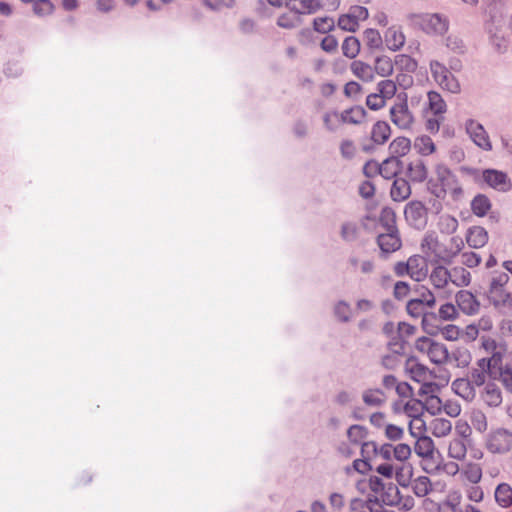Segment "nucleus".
<instances>
[{
	"label": "nucleus",
	"instance_id": "nucleus-1",
	"mask_svg": "<svg viewBox=\"0 0 512 512\" xmlns=\"http://www.w3.org/2000/svg\"><path fill=\"white\" fill-rule=\"evenodd\" d=\"M435 180L428 182L429 191L438 199H444L450 194L453 200H459L463 196V188L456 175L444 164L435 167Z\"/></svg>",
	"mask_w": 512,
	"mask_h": 512
},
{
	"label": "nucleus",
	"instance_id": "nucleus-2",
	"mask_svg": "<svg viewBox=\"0 0 512 512\" xmlns=\"http://www.w3.org/2000/svg\"><path fill=\"white\" fill-rule=\"evenodd\" d=\"M395 214L390 209H384L381 214V222L386 227V232L377 238V243L384 253H392L401 247V240L398 230L395 227Z\"/></svg>",
	"mask_w": 512,
	"mask_h": 512
},
{
	"label": "nucleus",
	"instance_id": "nucleus-3",
	"mask_svg": "<svg viewBox=\"0 0 512 512\" xmlns=\"http://www.w3.org/2000/svg\"><path fill=\"white\" fill-rule=\"evenodd\" d=\"M409 27L422 32H446L449 22L440 14H412L409 16Z\"/></svg>",
	"mask_w": 512,
	"mask_h": 512
},
{
	"label": "nucleus",
	"instance_id": "nucleus-4",
	"mask_svg": "<svg viewBox=\"0 0 512 512\" xmlns=\"http://www.w3.org/2000/svg\"><path fill=\"white\" fill-rule=\"evenodd\" d=\"M430 71L433 79L442 88L450 93L458 94L461 86L458 79L448 70V68L439 61L430 62Z\"/></svg>",
	"mask_w": 512,
	"mask_h": 512
},
{
	"label": "nucleus",
	"instance_id": "nucleus-5",
	"mask_svg": "<svg viewBox=\"0 0 512 512\" xmlns=\"http://www.w3.org/2000/svg\"><path fill=\"white\" fill-rule=\"evenodd\" d=\"M486 448L493 454H506L512 450V432L505 428L492 430L486 438Z\"/></svg>",
	"mask_w": 512,
	"mask_h": 512
},
{
	"label": "nucleus",
	"instance_id": "nucleus-6",
	"mask_svg": "<svg viewBox=\"0 0 512 512\" xmlns=\"http://www.w3.org/2000/svg\"><path fill=\"white\" fill-rule=\"evenodd\" d=\"M404 216L409 225L415 229L422 230L427 225V208L419 200H412L406 204Z\"/></svg>",
	"mask_w": 512,
	"mask_h": 512
},
{
	"label": "nucleus",
	"instance_id": "nucleus-7",
	"mask_svg": "<svg viewBox=\"0 0 512 512\" xmlns=\"http://www.w3.org/2000/svg\"><path fill=\"white\" fill-rule=\"evenodd\" d=\"M465 130L471 141L485 152L492 151L493 146L484 126L475 119L465 121Z\"/></svg>",
	"mask_w": 512,
	"mask_h": 512
},
{
	"label": "nucleus",
	"instance_id": "nucleus-8",
	"mask_svg": "<svg viewBox=\"0 0 512 512\" xmlns=\"http://www.w3.org/2000/svg\"><path fill=\"white\" fill-rule=\"evenodd\" d=\"M500 362V357L492 356L491 358H481L477 361L476 367H473L468 380L474 386H482L485 384L486 378H492L494 366Z\"/></svg>",
	"mask_w": 512,
	"mask_h": 512
},
{
	"label": "nucleus",
	"instance_id": "nucleus-9",
	"mask_svg": "<svg viewBox=\"0 0 512 512\" xmlns=\"http://www.w3.org/2000/svg\"><path fill=\"white\" fill-rule=\"evenodd\" d=\"M420 351L426 352L427 356L434 364H443L447 362L449 353L443 343L435 342L429 338H422L417 343Z\"/></svg>",
	"mask_w": 512,
	"mask_h": 512
},
{
	"label": "nucleus",
	"instance_id": "nucleus-10",
	"mask_svg": "<svg viewBox=\"0 0 512 512\" xmlns=\"http://www.w3.org/2000/svg\"><path fill=\"white\" fill-rule=\"evenodd\" d=\"M481 183H485L487 186L500 192H506L511 188L508 175L496 169L482 170Z\"/></svg>",
	"mask_w": 512,
	"mask_h": 512
},
{
	"label": "nucleus",
	"instance_id": "nucleus-11",
	"mask_svg": "<svg viewBox=\"0 0 512 512\" xmlns=\"http://www.w3.org/2000/svg\"><path fill=\"white\" fill-rule=\"evenodd\" d=\"M390 119L400 129H410L414 118L406 100L395 103L390 108Z\"/></svg>",
	"mask_w": 512,
	"mask_h": 512
},
{
	"label": "nucleus",
	"instance_id": "nucleus-12",
	"mask_svg": "<svg viewBox=\"0 0 512 512\" xmlns=\"http://www.w3.org/2000/svg\"><path fill=\"white\" fill-rule=\"evenodd\" d=\"M407 261L409 264V276L417 282L424 280L428 274L426 259L420 255H413Z\"/></svg>",
	"mask_w": 512,
	"mask_h": 512
},
{
	"label": "nucleus",
	"instance_id": "nucleus-13",
	"mask_svg": "<svg viewBox=\"0 0 512 512\" xmlns=\"http://www.w3.org/2000/svg\"><path fill=\"white\" fill-rule=\"evenodd\" d=\"M487 296L495 307L512 309V293L505 288H489Z\"/></svg>",
	"mask_w": 512,
	"mask_h": 512
},
{
	"label": "nucleus",
	"instance_id": "nucleus-14",
	"mask_svg": "<svg viewBox=\"0 0 512 512\" xmlns=\"http://www.w3.org/2000/svg\"><path fill=\"white\" fill-rule=\"evenodd\" d=\"M465 239L469 247L479 249L487 244L489 236L485 228L472 226L467 230Z\"/></svg>",
	"mask_w": 512,
	"mask_h": 512
},
{
	"label": "nucleus",
	"instance_id": "nucleus-15",
	"mask_svg": "<svg viewBox=\"0 0 512 512\" xmlns=\"http://www.w3.org/2000/svg\"><path fill=\"white\" fill-rule=\"evenodd\" d=\"M406 176L410 181L422 183L427 179L428 169L422 159H415L408 163Z\"/></svg>",
	"mask_w": 512,
	"mask_h": 512
},
{
	"label": "nucleus",
	"instance_id": "nucleus-16",
	"mask_svg": "<svg viewBox=\"0 0 512 512\" xmlns=\"http://www.w3.org/2000/svg\"><path fill=\"white\" fill-rule=\"evenodd\" d=\"M403 163L397 156H390L379 164V174L385 179L396 177L402 170Z\"/></svg>",
	"mask_w": 512,
	"mask_h": 512
},
{
	"label": "nucleus",
	"instance_id": "nucleus-17",
	"mask_svg": "<svg viewBox=\"0 0 512 512\" xmlns=\"http://www.w3.org/2000/svg\"><path fill=\"white\" fill-rule=\"evenodd\" d=\"M456 302L458 307L466 314H474L479 310V303L469 291H459L456 294Z\"/></svg>",
	"mask_w": 512,
	"mask_h": 512
},
{
	"label": "nucleus",
	"instance_id": "nucleus-18",
	"mask_svg": "<svg viewBox=\"0 0 512 512\" xmlns=\"http://www.w3.org/2000/svg\"><path fill=\"white\" fill-rule=\"evenodd\" d=\"M411 186L405 178H396L392 184L390 195L394 201L402 202L411 195Z\"/></svg>",
	"mask_w": 512,
	"mask_h": 512
},
{
	"label": "nucleus",
	"instance_id": "nucleus-19",
	"mask_svg": "<svg viewBox=\"0 0 512 512\" xmlns=\"http://www.w3.org/2000/svg\"><path fill=\"white\" fill-rule=\"evenodd\" d=\"M453 391L466 401H472L476 396L474 385L466 378H458L452 382Z\"/></svg>",
	"mask_w": 512,
	"mask_h": 512
},
{
	"label": "nucleus",
	"instance_id": "nucleus-20",
	"mask_svg": "<svg viewBox=\"0 0 512 512\" xmlns=\"http://www.w3.org/2000/svg\"><path fill=\"white\" fill-rule=\"evenodd\" d=\"M386 398L384 391L380 388H369L362 393L364 404L373 408L383 406L386 402Z\"/></svg>",
	"mask_w": 512,
	"mask_h": 512
},
{
	"label": "nucleus",
	"instance_id": "nucleus-21",
	"mask_svg": "<svg viewBox=\"0 0 512 512\" xmlns=\"http://www.w3.org/2000/svg\"><path fill=\"white\" fill-rule=\"evenodd\" d=\"M451 274L448 273V269L442 265H438L433 268L430 274V282L434 286L435 289H445L450 283Z\"/></svg>",
	"mask_w": 512,
	"mask_h": 512
},
{
	"label": "nucleus",
	"instance_id": "nucleus-22",
	"mask_svg": "<svg viewBox=\"0 0 512 512\" xmlns=\"http://www.w3.org/2000/svg\"><path fill=\"white\" fill-rule=\"evenodd\" d=\"M482 399L489 407H498L502 403V394L494 383H487L482 393Z\"/></svg>",
	"mask_w": 512,
	"mask_h": 512
},
{
	"label": "nucleus",
	"instance_id": "nucleus-23",
	"mask_svg": "<svg viewBox=\"0 0 512 512\" xmlns=\"http://www.w3.org/2000/svg\"><path fill=\"white\" fill-rule=\"evenodd\" d=\"M391 135V129L387 122L377 121L371 131V139L377 145L384 144Z\"/></svg>",
	"mask_w": 512,
	"mask_h": 512
},
{
	"label": "nucleus",
	"instance_id": "nucleus-24",
	"mask_svg": "<svg viewBox=\"0 0 512 512\" xmlns=\"http://www.w3.org/2000/svg\"><path fill=\"white\" fill-rule=\"evenodd\" d=\"M448 273L451 274L449 279L450 283L454 284L456 287L468 286L471 282L470 272L462 266L448 269Z\"/></svg>",
	"mask_w": 512,
	"mask_h": 512
},
{
	"label": "nucleus",
	"instance_id": "nucleus-25",
	"mask_svg": "<svg viewBox=\"0 0 512 512\" xmlns=\"http://www.w3.org/2000/svg\"><path fill=\"white\" fill-rule=\"evenodd\" d=\"M401 356V348L383 354L379 360L380 366L385 370L395 371L401 364Z\"/></svg>",
	"mask_w": 512,
	"mask_h": 512
},
{
	"label": "nucleus",
	"instance_id": "nucleus-26",
	"mask_svg": "<svg viewBox=\"0 0 512 512\" xmlns=\"http://www.w3.org/2000/svg\"><path fill=\"white\" fill-rule=\"evenodd\" d=\"M492 379H499L503 386L512 393V369L502 367L501 361L494 366Z\"/></svg>",
	"mask_w": 512,
	"mask_h": 512
},
{
	"label": "nucleus",
	"instance_id": "nucleus-27",
	"mask_svg": "<svg viewBox=\"0 0 512 512\" xmlns=\"http://www.w3.org/2000/svg\"><path fill=\"white\" fill-rule=\"evenodd\" d=\"M405 368L411 379L417 382L423 381L427 375V368L414 358L407 359Z\"/></svg>",
	"mask_w": 512,
	"mask_h": 512
},
{
	"label": "nucleus",
	"instance_id": "nucleus-28",
	"mask_svg": "<svg viewBox=\"0 0 512 512\" xmlns=\"http://www.w3.org/2000/svg\"><path fill=\"white\" fill-rule=\"evenodd\" d=\"M415 453L422 458H431L434 452V443L430 437L423 436L416 440Z\"/></svg>",
	"mask_w": 512,
	"mask_h": 512
},
{
	"label": "nucleus",
	"instance_id": "nucleus-29",
	"mask_svg": "<svg viewBox=\"0 0 512 512\" xmlns=\"http://www.w3.org/2000/svg\"><path fill=\"white\" fill-rule=\"evenodd\" d=\"M351 71L353 74L365 82H370L374 78L373 68L361 61H354L351 64Z\"/></svg>",
	"mask_w": 512,
	"mask_h": 512
},
{
	"label": "nucleus",
	"instance_id": "nucleus-30",
	"mask_svg": "<svg viewBox=\"0 0 512 512\" xmlns=\"http://www.w3.org/2000/svg\"><path fill=\"white\" fill-rule=\"evenodd\" d=\"M340 114L342 123L359 124L364 119L366 112L363 107L355 106L342 111Z\"/></svg>",
	"mask_w": 512,
	"mask_h": 512
},
{
	"label": "nucleus",
	"instance_id": "nucleus-31",
	"mask_svg": "<svg viewBox=\"0 0 512 512\" xmlns=\"http://www.w3.org/2000/svg\"><path fill=\"white\" fill-rule=\"evenodd\" d=\"M495 500L503 508L512 504V488L507 483L499 484L495 490Z\"/></svg>",
	"mask_w": 512,
	"mask_h": 512
},
{
	"label": "nucleus",
	"instance_id": "nucleus-32",
	"mask_svg": "<svg viewBox=\"0 0 512 512\" xmlns=\"http://www.w3.org/2000/svg\"><path fill=\"white\" fill-rule=\"evenodd\" d=\"M491 208L489 198L483 194L475 196L471 202L472 212L479 217H483Z\"/></svg>",
	"mask_w": 512,
	"mask_h": 512
},
{
	"label": "nucleus",
	"instance_id": "nucleus-33",
	"mask_svg": "<svg viewBox=\"0 0 512 512\" xmlns=\"http://www.w3.org/2000/svg\"><path fill=\"white\" fill-rule=\"evenodd\" d=\"M411 147V142L406 137H397L394 139L390 145L389 150L391 153V156H397L398 158L400 156L406 155Z\"/></svg>",
	"mask_w": 512,
	"mask_h": 512
},
{
	"label": "nucleus",
	"instance_id": "nucleus-34",
	"mask_svg": "<svg viewBox=\"0 0 512 512\" xmlns=\"http://www.w3.org/2000/svg\"><path fill=\"white\" fill-rule=\"evenodd\" d=\"M412 491L418 497H425L432 490L431 481L427 476H420L410 482Z\"/></svg>",
	"mask_w": 512,
	"mask_h": 512
},
{
	"label": "nucleus",
	"instance_id": "nucleus-35",
	"mask_svg": "<svg viewBox=\"0 0 512 512\" xmlns=\"http://www.w3.org/2000/svg\"><path fill=\"white\" fill-rule=\"evenodd\" d=\"M448 454L453 459L463 460L467 454V448L464 440L461 438L451 440L448 447Z\"/></svg>",
	"mask_w": 512,
	"mask_h": 512
},
{
	"label": "nucleus",
	"instance_id": "nucleus-36",
	"mask_svg": "<svg viewBox=\"0 0 512 512\" xmlns=\"http://www.w3.org/2000/svg\"><path fill=\"white\" fill-rule=\"evenodd\" d=\"M427 96L429 108L435 116L441 115L446 111V103L438 92L430 91Z\"/></svg>",
	"mask_w": 512,
	"mask_h": 512
},
{
	"label": "nucleus",
	"instance_id": "nucleus-37",
	"mask_svg": "<svg viewBox=\"0 0 512 512\" xmlns=\"http://www.w3.org/2000/svg\"><path fill=\"white\" fill-rule=\"evenodd\" d=\"M373 70L382 77L389 76L393 73V63L387 56L377 57Z\"/></svg>",
	"mask_w": 512,
	"mask_h": 512
},
{
	"label": "nucleus",
	"instance_id": "nucleus-38",
	"mask_svg": "<svg viewBox=\"0 0 512 512\" xmlns=\"http://www.w3.org/2000/svg\"><path fill=\"white\" fill-rule=\"evenodd\" d=\"M438 227L441 233L453 234L458 228V220L449 214H444L439 218Z\"/></svg>",
	"mask_w": 512,
	"mask_h": 512
},
{
	"label": "nucleus",
	"instance_id": "nucleus-39",
	"mask_svg": "<svg viewBox=\"0 0 512 512\" xmlns=\"http://www.w3.org/2000/svg\"><path fill=\"white\" fill-rule=\"evenodd\" d=\"M318 0H293L292 8L300 14L313 13L320 8Z\"/></svg>",
	"mask_w": 512,
	"mask_h": 512
},
{
	"label": "nucleus",
	"instance_id": "nucleus-40",
	"mask_svg": "<svg viewBox=\"0 0 512 512\" xmlns=\"http://www.w3.org/2000/svg\"><path fill=\"white\" fill-rule=\"evenodd\" d=\"M323 124L328 132H336L340 124H342L341 114L337 111L324 113Z\"/></svg>",
	"mask_w": 512,
	"mask_h": 512
},
{
	"label": "nucleus",
	"instance_id": "nucleus-41",
	"mask_svg": "<svg viewBox=\"0 0 512 512\" xmlns=\"http://www.w3.org/2000/svg\"><path fill=\"white\" fill-rule=\"evenodd\" d=\"M415 149L421 155H430L435 151V144L429 136L418 137L414 144Z\"/></svg>",
	"mask_w": 512,
	"mask_h": 512
},
{
	"label": "nucleus",
	"instance_id": "nucleus-42",
	"mask_svg": "<svg viewBox=\"0 0 512 512\" xmlns=\"http://www.w3.org/2000/svg\"><path fill=\"white\" fill-rule=\"evenodd\" d=\"M334 315L339 321L343 323L349 322L351 319L350 304L344 300L338 301L334 305Z\"/></svg>",
	"mask_w": 512,
	"mask_h": 512
},
{
	"label": "nucleus",
	"instance_id": "nucleus-43",
	"mask_svg": "<svg viewBox=\"0 0 512 512\" xmlns=\"http://www.w3.org/2000/svg\"><path fill=\"white\" fill-rule=\"evenodd\" d=\"M359 228L356 223L345 222L341 225L340 235L346 242H354L357 240Z\"/></svg>",
	"mask_w": 512,
	"mask_h": 512
},
{
	"label": "nucleus",
	"instance_id": "nucleus-44",
	"mask_svg": "<svg viewBox=\"0 0 512 512\" xmlns=\"http://www.w3.org/2000/svg\"><path fill=\"white\" fill-rule=\"evenodd\" d=\"M446 46L453 52L462 54L466 50V45L460 34H449L445 39Z\"/></svg>",
	"mask_w": 512,
	"mask_h": 512
},
{
	"label": "nucleus",
	"instance_id": "nucleus-45",
	"mask_svg": "<svg viewBox=\"0 0 512 512\" xmlns=\"http://www.w3.org/2000/svg\"><path fill=\"white\" fill-rule=\"evenodd\" d=\"M377 90L384 99H391L397 91L396 82L390 79L382 80L377 84Z\"/></svg>",
	"mask_w": 512,
	"mask_h": 512
},
{
	"label": "nucleus",
	"instance_id": "nucleus-46",
	"mask_svg": "<svg viewBox=\"0 0 512 512\" xmlns=\"http://www.w3.org/2000/svg\"><path fill=\"white\" fill-rule=\"evenodd\" d=\"M360 43L354 36L347 37L342 45L343 54L349 58H354L359 52Z\"/></svg>",
	"mask_w": 512,
	"mask_h": 512
},
{
	"label": "nucleus",
	"instance_id": "nucleus-47",
	"mask_svg": "<svg viewBox=\"0 0 512 512\" xmlns=\"http://www.w3.org/2000/svg\"><path fill=\"white\" fill-rule=\"evenodd\" d=\"M433 434L436 437H444L452 430V424L447 419H435L432 422Z\"/></svg>",
	"mask_w": 512,
	"mask_h": 512
},
{
	"label": "nucleus",
	"instance_id": "nucleus-48",
	"mask_svg": "<svg viewBox=\"0 0 512 512\" xmlns=\"http://www.w3.org/2000/svg\"><path fill=\"white\" fill-rule=\"evenodd\" d=\"M367 436V430L361 425H352L347 430V437L350 442L358 444Z\"/></svg>",
	"mask_w": 512,
	"mask_h": 512
},
{
	"label": "nucleus",
	"instance_id": "nucleus-49",
	"mask_svg": "<svg viewBox=\"0 0 512 512\" xmlns=\"http://www.w3.org/2000/svg\"><path fill=\"white\" fill-rule=\"evenodd\" d=\"M313 24L315 32H332L335 27L334 19L328 16L315 18Z\"/></svg>",
	"mask_w": 512,
	"mask_h": 512
},
{
	"label": "nucleus",
	"instance_id": "nucleus-50",
	"mask_svg": "<svg viewBox=\"0 0 512 512\" xmlns=\"http://www.w3.org/2000/svg\"><path fill=\"white\" fill-rule=\"evenodd\" d=\"M424 405L420 400L417 399H410L405 405H404V412L409 416L413 418H418L423 414Z\"/></svg>",
	"mask_w": 512,
	"mask_h": 512
},
{
	"label": "nucleus",
	"instance_id": "nucleus-51",
	"mask_svg": "<svg viewBox=\"0 0 512 512\" xmlns=\"http://www.w3.org/2000/svg\"><path fill=\"white\" fill-rule=\"evenodd\" d=\"M33 11L40 17L48 16L53 13L54 5L50 0H36L33 4Z\"/></svg>",
	"mask_w": 512,
	"mask_h": 512
},
{
	"label": "nucleus",
	"instance_id": "nucleus-52",
	"mask_svg": "<svg viewBox=\"0 0 512 512\" xmlns=\"http://www.w3.org/2000/svg\"><path fill=\"white\" fill-rule=\"evenodd\" d=\"M384 41L389 50L397 51L405 43V34H385Z\"/></svg>",
	"mask_w": 512,
	"mask_h": 512
},
{
	"label": "nucleus",
	"instance_id": "nucleus-53",
	"mask_svg": "<svg viewBox=\"0 0 512 512\" xmlns=\"http://www.w3.org/2000/svg\"><path fill=\"white\" fill-rule=\"evenodd\" d=\"M471 424H472V427L480 433L485 432L488 427L487 418H486L485 414L481 411H474L472 413Z\"/></svg>",
	"mask_w": 512,
	"mask_h": 512
},
{
	"label": "nucleus",
	"instance_id": "nucleus-54",
	"mask_svg": "<svg viewBox=\"0 0 512 512\" xmlns=\"http://www.w3.org/2000/svg\"><path fill=\"white\" fill-rule=\"evenodd\" d=\"M338 27L345 32H356L358 28L356 20L352 17L350 11L339 17Z\"/></svg>",
	"mask_w": 512,
	"mask_h": 512
},
{
	"label": "nucleus",
	"instance_id": "nucleus-55",
	"mask_svg": "<svg viewBox=\"0 0 512 512\" xmlns=\"http://www.w3.org/2000/svg\"><path fill=\"white\" fill-rule=\"evenodd\" d=\"M493 49L498 53H503L509 46V41L504 34H492L489 39Z\"/></svg>",
	"mask_w": 512,
	"mask_h": 512
},
{
	"label": "nucleus",
	"instance_id": "nucleus-56",
	"mask_svg": "<svg viewBox=\"0 0 512 512\" xmlns=\"http://www.w3.org/2000/svg\"><path fill=\"white\" fill-rule=\"evenodd\" d=\"M486 13L496 20L501 17L503 13V1L502 0H488L486 3Z\"/></svg>",
	"mask_w": 512,
	"mask_h": 512
},
{
	"label": "nucleus",
	"instance_id": "nucleus-57",
	"mask_svg": "<svg viewBox=\"0 0 512 512\" xmlns=\"http://www.w3.org/2000/svg\"><path fill=\"white\" fill-rule=\"evenodd\" d=\"M412 477V467L410 465L403 466L396 472V480L402 487L410 485Z\"/></svg>",
	"mask_w": 512,
	"mask_h": 512
},
{
	"label": "nucleus",
	"instance_id": "nucleus-58",
	"mask_svg": "<svg viewBox=\"0 0 512 512\" xmlns=\"http://www.w3.org/2000/svg\"><path fill=\"white\" fill-rule=\"evenodd\" d=\"M411 453V447L406 443H399L397 445H394V459L398 461H405L409 459Z\"/></svg>",
	"mask_w": 512,
	"mask_h": 512
},
{
	"label": "nucleus",
	"instance_id": "nucleus-59",
	"mask_svg": "<svg viewBox=\"0 0 512 512\" xmlns=\"http://www.w3.org/2000/svg\"><path fill=\"white\" fill-rule=\"evenodd\" d=\"M438 314L439 317L445 321L453 320L458 316L456 307L451 303H446L442 305L439 308Z\"/></svg>",
	"mask_w": 512,
	"mask_h": 512
},
{
	"label": "nucleus",
	"instance_id": "nucleus-60",
	"mask_svg": "<svg viewBox=\"0 0 512 512\" xmlns=\"http://www.w3.org/2000/svg\"><path fill=\"white\" fill-rule=\"evenodd\" d=\"M356 153V147L351 140H343L340 143V154L344 159L351 160Z\"/></svg>",
	"mask_w": 512,
	"mask_h": 512
},
{
	"label": "nucleus",
	"instance_id": "nucleus-61",
	"mask_svg": "<svg viewBox=\"0 0 512 512\" xmlns=\"http://www.w3.org/2000/svg\"><path fill=\"white\" fill-rule=\"evenodd\" d=\"M407 312L412 317L418 318L424 314V306L418 299H411L406 306Z\"/></svg>",
	"mask_w": 512,
	"mask_h": 512
},
{
	"label": "nucleus",
	"instance_id": "nucleus-62",
	"mask_svg": "<svg viewBox=\"0 0 512 512\" xmlns=\"http://www.w3.org/2000/svg\"><path fill=\"white\" fill-rule=\"evenodd\" d=\"M385 436L391 441H398L403 438L404 430L397 425L388 424L385 426Z\"/></svg>",
	"mask_w": 512,
	"mask_h": 512
},
{
	"label": "nucleus",
	"instance_id": "nucleus-63",
	"mask_svg": "<svg viewBox=\"0 0 512 512\" xmlns=\"http://www.w3.org/2000/svg\"><path fill=\"white\" fill-rule=\"evenodd\" d=\"M396 63L407 72H413L417 68V62L407 55L397 56Z\"/></svg>",
	"mask_w": 512,
	"mask_h": 512
},
{
	"label": "nucleus",
	"instance_id": "nucleus-64",
	"mask_svg": "<svg viewBox=\"0 0 512 512\" xmlns=\"http://www.w3.org/2000/svg\"><path fill=\"white\" fill-rule=\"evenodd\" d=\"M385 100L379 93H371L366 98V105L371 110H379L385 105Z\"/></svg>",
	"mask_w": 512,
	"mask_h": 512
}]
</instances>
